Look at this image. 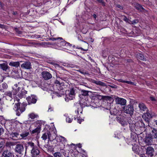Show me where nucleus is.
I'll use <instances>...</instances> for the list:
<instances>
[{"instance_id": "9b49d317", "label": "nucleus", "mask_w": 157, "mask_h": 157, "mask_svg": "<svg viewBox=\"0 0 157 157\" xmlns=\"http://www.w3.org/2000/svg\"><path fill=\"white\" fill-rule=\"evenodd\" d=\"M26 99L29 104H30L31 103H35L37 101L35 96L34 95L28 96L26 98Z\"/></svg>"}, {"instance_id": "0e129e2a", "label": "nucleus", "mask_w": 157, "mask_h": 157, "mask_svg": "<svg viewBox=\"0 0 157 157\" xmlns=\"http://www.w3.org/2000/svg\"><path fill=\"white\" fill-rule=\"evenodd\" d=\"M66 46H71V44H70L69 43H68V42H66Z\"/></svg>"}, {"instance_id": "de8ad7c7", "label": "nucleus", "mask_w": 157, "mask_h": 157, "mask_svg": "<svg viewBox=\"0 0 157 157\" xmlns=\"http://www.w3.org/2000/svg\"><path fill=\"white\" fill-rule=\"evenodd\" d=\"M123 118H121V116H118L117 117H116V120L119 122H121V121L123 119Z\"/></svg>"}, {"instance_id": "680f3d73", "label": "nucleus", "mask_w": 157, "mask_h": 157, "mask_svg": "<svg viewBox=\"0 0 157 157\" xmlns=\"http://www.w3.org/2000/svg\"><path fill=\"white\" fill-rule=\"evenodd\" d=\"M104 98V97L101 96V95L98 96V98L100 99H102Z\"/></svg>"}, {"instance_id": "dca6fc26", "label": "nucleus", "mask_w": 157, "mask_h": 157, "mask_svg": "<svg viewBox=\"0 0 157 157\" xmlns=\"http://www.w3.org/2000/svg\"><path fill=\"white\" fill-rule=\"evenodd\" d=\"M116 103L121 105H125L126 103V100L123 98L117 97L116 99Z\"/></svg>"}, {"instance_id": "4be33fe9", "label": "nucleus", "mask_w": 157, "mask_h": 157, "mask_svg": "<svg viewBox=\"0 0 157 157\" xmlns=\"http://www.w3.org/2000/svg\"><path fill=\"white\" fill-rule=\"evenodd\" d=\"M57 92H55L54 94L58 97H61L62 95H63L64 94V92L63 91V89L58 90Z\"/></svg>"}, {"instance_id": "338daca9", "label": "nucleus", "mask_w": 157, "mask_h": 157, "mask_svg": "<svg viewBox=\"0 0 157 157\" xmlns=\"http://www.w3.org/2000/svg\"><path fill=\"white\" fill-rule=\"evenodd\" d=\"M77 145H78V147H79V148H81L82 147V145L81 144H79Z\"/></svg>"}, {"instance_id": "aec40b11", "label": "nucleus", "mask_w": 157, "mask_h": 157, "mask_svg": "<svg viewBox=\"0 0 157 157\" xmlns=\"http://www.w3.org/2000/svg\"><path fill=\"white\" fill-rule=\"evenodd\" d=\"M89 92H90V91L87 90H81V94H79V96L81 98H83V96H88L89 95L88 93Z\"/></svg>"}, {"instance_id": "79ce46f5", "label": "nucleus", "mask_w": 157, "mask_h": 157, "mask_svg": "<svg viewBox=\"0 0 157 157\" xmlns=\"http://www.w3.org/2000/svg\"><path fill=\"white\" fill-rule=\"evenodd\" d=\"M5 144V141L3 140L0 142V148H3Z\"/></svg>"}, {"instance_id": "8fccbe9b", "label": "nucleus", "mask_w": 157, "mask_h": 157, "mask_svg": "<svg viewBox=\"0 0 157 157\" xmlns=\"http://www.w3.org/2000/svg\"><path fill=\"white\" fill-rule=\"evenodd\" d=\"M99 2L102 5L105 6V2L103 1V0H96Z\"/></svg>"}, {"instance_id": "f3484780", "label": "nucleus", "mask_w": 157, "mask_h": 157, "mask_svg": "<svg viewBox=\"0 0 157 157\" xmlns=\"http://www.w3.org/2000/svg\"><path fill=\"white\" fill-rule=\"evenodd\" d=\"M138 107L140 109V110L142 112L145 111L147 112L148 110L147 107L146 106L145 104L143 103H140L139 104Z\"/></svg>"}, {"instance_id": "9d476101", "label": "nucleus", "mask_w": 157, "mask_h": 157, "mask_svg": "<svg viewBox=\"0 0 157 157\" xmlns=\"http://www.w3.org/2000/svg\"><path fill=\"white\" fill-rule=\"evenodd\" d=\"M18 90V92H19L17 94V96L20 98H22L25 96V95L27 94V92L25 90L24 88H21L20 87V90H18Z\"/></svg>"}, {"instance_id": "3c124183", "label": "nucleus", "mask_w": 157, "mask_h": 157, "mask_svg": "<svg viewBox=\"0 0 157 157\" xmlns=\"http://www.w3.org/2000/svg\"><path fill=\"white\" fill-rule=\"evenodd\" d=\"M4 130L2 128H0V136L2 135L4 132Z\"/></svg>"}, {"instance_id": "603ef678", "label": "nucleus", "mask_w": 157, "mask_h": 157, "mask_svg": "<svg viewBox=\"0 0 157 157\" xmlns=\"http://www.w3.org/2000/svg\"><path fill=\"white\" fill-rule=\"evenodd\" d=\"M58 39H60L61 40H63V38L62 37H59L56 38H53L52 39L53 41L56 40Z\"/></svg>"}, {"instance_id": "a18cd8bd", "label": "nucleus", "mask_w": 157, "mask_h": 157, "mask_svg": "<svg viewBox=\"0 0 157 157\" xmlns=\"http://www.w3.org/2000/svg\"><path fill=\"white\" fill-rule=\"evenodd\" d=\"M125 83H126L130 85H133L134 86L136 85V84H135L134 83L130 81H125Z\"/></svg>"}, {"instance_id": "2f4dec72", "label": "nucleus", "mask_w": 157, "mask_h": 157, "mask_svg": "<svg viewBox=\"0 0 157 157\" xmlns=\"http://www.w3.org/2000/svg\"><path fill=\"white\" fill-rule=\"evenodd\" d=\"M152 136H153L154 138H157V130L154 128L151 131Z\"/></svg>"}, {"instance_id": "58836bf2", "label": "nucleus", "mask_w": 157, "mask_h": 157, "mask_svg": "<svg viewBox=\"0 0 157 157\" xmlns=\"http://www.w3.org/2000/svg\"><path fill=\"white\" fill-rule=\"evenodd\" d=\"M138 58L141 60H146V59L144 58V56L141 54H139L138 56Z\"/></svg>"}, {"instance_id": "a19ab883", "label": "nucleus", "mask_w": 157, "mask_h": 157, "mask_svg": "<svg viewBox=\"0 0 157 157\" xmlns=\"http://www.w3.org/2000/svg\"><path fill=\"white\" fill-rule=\"evenodd\" d=\"M73 120V118H70L69 117H67L66 118V121L67 122L69 123H70L72 122Z\"/></svg>"}, {"instance_id": "c9c22d12", "label": "nucleus", "mask_w": 157, "mask_h": 157, "mask_svg": "<svg viewBox=\"0 0 157 157\" xmlns=\"http://www.w3.org/2000/svg\"><path fill=\"white\" fill-rule=\"evenodd\" d=\"M94 83L97 85H99L102 86H104L105 85L104 83L101 81H94Z\"/></svg>"}, {"instance_id": "37998d69", "label": "nucleus", "mask_w": 157, "mask_h": 157, "mask_svg": "<svg viewBox=\"0 0 157 157\" xmlns=\"http://www.w3.org/2000/svg\"><path fill=\"white\" fill-rule=\"evenodd\" d=\"M132 23H130V24H131L135 25L136 24L139 22V20L138 19H135L132 21H131Z\"/></svg>"}, {"instance_id": "69168bd1", "label": "nucleus", "mask_w": 157, "mask_h": 157, "mask_svg": "<svg viewBox=\"0 0 157 157\" xmlns=\"http://www.w3.org/2000/svg\"><path fill=\"white\" fill-rule=\"evenodd\" d=\"M66 46H71V44H70L69 43H68V42H66Z\"/></svg>"}, {"instance_id": "f8f14e48", "label": "nucleus", "mask_w": 157, "mask_h": 157, "mask_svg": "<svg viewBox=\"0 0 157 157\" xmlns=\"http://www.w3.org/2000/svg\"><path fill=\"white\" fill-rule=\"evenodd\" d=\"M42 75L43 78L46 80H48L51 78L52 76L48 72L44 71L42 73Z\"/></svg>"}, {"instance_id": "6e6552de", "label": "nucleus", "mask_w": 157, "mask_h": 157, "mask_svg": "<svg viewBox=\"0 0 157 157\" xmlns=\"http://www.w3.org/2000/svg\"><path fill=\"white\" fill-rule=\"evenodd\" d=\"M14 155L13 152L11 151L8 150L7 149L3 151L2 157H14Z\"/></svg>"}, {"instance_id": "c756f323", "label": "nucleus", "mask_w": 157, "mask_h": 157, "mask_svg": "<svg viewBox=\"0 0 157 157\" xmlns=\"http://www.w3.org/2000/svg\"><path fill=\"white\" fill-rule=\"evenodd\" d=\"M56 136V135L55 133L51 134L49 131V135L48 137V140H55Z\"/></svg>"}, {"instance_id": "2eb2a0df", "label": "nucleus", "mask_w": 157, "mask_h": 157, "mask_svg": "<svg viewBox=\"0 0 157 157\" xmlns=\"http://www.w3.org/2000/svg\"><path fill=\"white\" fill-rule=\"evenodd\" d=\"M21 67L24 69H30L31 68V63L29 62H25L21 65Z\"/></svg>"}, {"instance_id": "4468645a", "label": "nucleus", "mask_w": 157, "mask_h": 157, "mask_svg": "<svg viewBox=\"0 0 157 157\" xmlns=\"http://www.w3.org/2000/svg\"><path fill=\"white\" fill-rule=\"evenodd\" d=\"M154 152V148L151 147H148L146 149V153L148 156L152 157L153 156Z\"/></svg>"}, {"instance_id": "ddd939ff", "label": "nucleus", "mask_w": 157, "mask_h": 157, "mask_svg": "<svg viewBox=\"0 0 157 157\" xmlns=\"http://www.w3.org/2000/svg\"><path fill=\"white\" fill-rule=\"evenodd\" d=\"M142 117L144 119L146 122L148 124L149 120L152 117V116L149 113L147 112L144 114L142 116Z\"/></svg>"}, {"instance_id": "393cba45", "label": "nucleus", "mask_w": 157, "mask_h": 157, "mask_svg": "<svg viewBox=\"0 0 157 157\" xmlns=\"http://www.w3.org/2000/svg\"><path fill=\"white\" fill-rule=\"evenodd\" d=\"M28 117L32 119L38 118L39 117L38 115L34 113H32L28 115Z\"/></svg>"}, {"instance_id": "e2e57ef3", "label": "nucleus", "mask_w": 157, "mask_h": 157, "mask_svg": "<svg viewBox=\"0 0 157 157\" xmlns=\"http://www.w3.org/2000/svg\"><path fill=\"white\" fill-rule=\"evenodd\" d=\"M3 7V5L2 3L0 2V7H1L2 8Z\"/></svg>"}, {"instance_id": "412c9836", "label": "nucleus", "mask_w": 157, "mask_h": 157, "mask_svg": "<svg viewBox=\"0 0 157 157\" xmlns=\"http://www.w3.org/2000/svg\"><path fill=\"white\" fill-rule=\"evenodd\" d=\"M54 86H56V89L58 90H59L60 88V89H62V87H61L60 86L62 85V83H60L59 81L58 80H56L54 82Z\"/></svg>"}, {"instance_id": "b1692460", "label": "nucleus", "mask_w": 157, "mask_h": 157, "mask_svg": "<svg viewBox=\"0 0 157 157\" xmlns=\"http://www.w3.org/2000/svg\"><path fill=\"white\" fill-rule=\"evenodd\" d=\"M61 41H59L57 42V46L59 47L63 48L66 46V42L64 40H62Z\"/></svg>"}, {"instance_id": "5701e85b", "label": "nucleus", "mask_w": 157, "mask_h": 157, "mask_svg": "<svg viewBox=\"0 0 157 157\" xmlns=\"http://www.w3.org/2000/svg\"><path fill=\"white\" fill-rule=\"evenodd\" d=\"M49 135V131H47L45 133H44L41 136V138L43 140H45L47 139H48V137Z\"/></svg>"}, {"instance_id": "20e7f679", "label": "nucleus", "mask_w": 157, "mask_h": 157, "mask_svg": "<svg viewBox=\"0 0 157 157\" xmlns=\"http://www.w3.org/2000/svg\"><path fill=\"white\" fill-rule=\"evenodd\" d=\"M153 139L151 134H148L145 136L144 141L147 145H150L153 144Z\"/></svg>"}, {"instance_id": "f03ea898", "label": "nucleus", "mask_w": 157, "mask_h": 157, "mask_svg": "<svg viewBox=\"0 0 157 157\" xmlns=\"http://www.w3.org/2000/svg\"><path fill=\"white\" fill-rule=\"evenodd\" d=\"M20 83L18 82V84H15L13 86V90L10 91V90H8L6 91L5 93V95L6 96L9 97L10 98V100L11 101V99H13V95H16L18 93V90L16 88L20 90Z\"/></svg>"}, {"instance_id": "4c0bfd02", "label": "nucleus", "mask_w": 157, "mask_h": 157, "mask_svg": "<svg viewBox=\"0 0 157 157\" xmlns=\"http://www.w3.org/2000/svg\"><path fill=\"white\" fill-rule=\"evenodd\" d=\"M122 126H125L127 125L128 123L127 121L123 119L120 122Z\"/></svg>"}, {"instance_id": "c85d7f7f", "label": "nucleus", "mask_w": 157, "mask_h": 157, "mask_svg": "<svg viewBox=\"0 0 157 157\" xmlns=\"http://www.w3.org/2000/svg\"><path fill=\"white\" fill-rule=\"evenodd\" d=\"M16 142H8L6 143V146L7 147L11 148V147L14 146L16 144Z\"/></svg>"}, {"instance_id": "1a4fd4ad", "label": "nucleus", "mask_w": 157, "mask_h": 157, "mask_svg": "<svg viewBox=\"0 0 157 157\" xmlns=\"http://www.w3.org/2000/svg\"><path fill=\"white\" fill-rule=\"evenodd\" d=\"M35 124L36 128L32 131V133H37L38 134L39 133L40 130L41 126L42 125L41 121H38L35 122Z\"/></svg>"}, {"instance_id": "e433bc0d", "label": "nucleus", "mask_w": 157, "mask_h": 157, "mask_svg": "<svg viewBox=\"0 0 157 157\" xmlns=\"http://www.w3.org/2000/svg\"><path fill=\"white\" fill-rule=\"evenodd\" d=\"M54 157H62V155L60 152H56L53 154Z\"/></svg>"}, {"instance_id": "cd10ccee", "label": "nucleus", "mask_w": 157, "mask_h": 157, "mask_svg": "<svg viewBox=\"0 0 157 157\" xmlns=\"http://www.w3.org/2000/svg\"><path fill=\"white\" fill-rule=\"evenodd\" d=\"M136 124L137 126H139L140 127H145V124L142 119L139 120V121Z\"/></svg>"}, {"instance_id": "6e6d98bb", "label": "nucleus", "mask_w": 157, "mask_h": 157, "mask_svg": "<svg viewBox=\"0 0 157 157\" xmlns=\"http://www.w3.org/2000/svg\"><path fill=\"white\" fill-rule=\"evenodd\" d=\"M150 100L152 101H156V99L155 98L153 97H152V96H151L150 97Z\"/></svg>"}, {"instance_id": "774afa93", "label": "nucleus", "mask_w": 157, "mask_h": 157, "mask_svg": "<svg viewBox=\"0 0 157 157\" xmlns=\"http://www.w3.org/2000/svg\"><path fill=\"white\" fill-rule=\"evenodd\" d=\"M18 72L17 71H16V74H17V75H16V76L17 77H20V75H18Z\"/></svg>"}, {"instance_id": "423d86ee", "label": "nucleus", "mask_w": 157, "mask_h": 157, "mask_svg": "<svg viewBox=\"0 0 157 157\" xmlns=\"http://www.w3.org/2000/svg\"><path fill=\"white\" fill-rule=\"evenodd\" d=\"M75 90L74 88H71L69 94L67 95L66 97L65 98V101L68 102L69 100L73 99L75 97Z\"/></svg>"}, {"instance_id": "49530a36", "label": "nucleus", "mask_w": 157, "mask_h": 157, "mask_svg": "<svg viewBox=\"0 0 157 157\" xmlns=\"http://www.w3.org/2000/svg\"><path fill=\"white\" fill-rule=\"evenodd\" d=\"M123 19L124 21L127 22L129 23V24L130 23L129 22V21L131 22V21L129 20V19L126 16H124V18Z\"/></svg>"}, {"instance_id": "09e8293b", "label": "nucleus", "mask_w": 157, "mask_h": 157, "mask_svg": "<svg viewBox=\"0 0 157 157\" xmlns=\"http://www.w3.org/2000/svg\"><path fill=\"white\" fill-rule=\"evenodd\" d=\"M14 30L17 33L19 34H21L22 32L21 31H20L19 30V29L17 28H14Z\"/></svg>"}, {"instance_id": "39448f33", "label": "nucleus", "mask_w": 157, "mask_h": 157, "mask_svg": "<svg viewBox=\"0 0 157 157\" xmlns=\"http://www.w3.org/2000/svg\"><path fill=\"white\" fill-rule=\"evenodd\" d=\"M123 110L124 113L129 114L131 116L133 114L134 109L133 106L131 104L128 105L124 106Z\"/></svg>"}, {"instance_id": "5fc2aeb1", "label": "nucleus", "mask_w": 157, "mask_h": 157, "mask_svg": "<svg viewBox=\"0 0 157 157\" xmlns=\"http://www.w3.org/2000/svg\"><path fill=\"white\" fill-rule=\"evenodd\" d=\"M118 81H119V82H121L122 83H125V80H124L121 79H118Z\"/></svg>"}, {"instance_id": "6ab92c4d", "label": "nucleus", "mask_w": 157, "mask_h": 157, "mask_svg": "<svg viewBox=\"0 0 157 157\" xmlns=\"http://www.w3.org/2000/svg\"><path fill=\"white\" fill-rule=\"evenodd\" d=\"M0 68L3 71H6L9 70V67L6 63H3L0 64Z\"/></svg>"}, {"instance_id": "a211bd4d", "label": "nucleus", "mask_w": 157, "mask_h": 157, "mask_svg": "<svg viewBox=\"0 0 157 157\" xmlns=\"http://www.w3.org/2000/svg\"><path fill=\"white\" fill-rule=\"evenodd\" d=\"M129 124L130 129L132 132H137V127H136V126H137L136 124L134 123L131 124L129 123Z\"/></svg>"}, {"instance_id": "c03bdc74", "label": "nucleus", "mask_w": 157, "mask_h": 157, "mask_svg": "<svg viewBox=\"0 0 157 157\" xmlns=\"http://www.w3.org/2000/svg\"><path fill=\"white\" fill-rule=\"evenodd\" d=\"M2 87L3 89H6L8 87V86L6 83H3L2 84Z\"/></svg>"}, {"instance_id": "0eeeda50", "label": "nucleus", "mask_w": 157, "mask_h": 157, "mask_svg": "<svg viewBox=\"0 0 157 157\" xmlns=\"http://www.w3.org/2000/svg\"><path fill=\"white\" fill-rule=\"evenodd\" d=\"M16 146L14 149L15 151L18 154H21L24 151V146L22 144H18L15 145Z\"/></svg>"}, {"instance_id": "864d4df0", "label": "nucleus", "mask_w": 157, "mask_h": 157, "mask_svg": "<svg viewBox=\"0 0 157 157\" xmlns=\"http://www.w3.org/2000/svg\"><path fill=\"white\" fill-rule=\"evenodd\" d=\"M59 78L65 81H67V78H64L63 77H61Z\"/></svg>"}, {"instance_id": "052dcab7", "label": "nucleus", "mask_w": 157, "mask_h": 157, "mask_svg": "<svg viewBox=\"0 0 157 157\" xmlns=\"http://www.w3.org/2000/svg\"><path fill=\"white\" fill-rule=\"evenodd\" d=\"M53 110V109L51 107H50L48 108V112H51Z\"/></svg>"}, {"instance_id": "473e14b6", "label": "nucleus", "mask_w": 157, "mask_h": 157, "mask_svg": "<svg viewBox=\"0 0 157 157\" xmlns=\"http://www.w3.org/2000/svg\"><path fill=\"white\" fill-rule=\"evenodd\" d=\"M10 136L12 138H14L15 139H16V138H17L19 135L18 133L17 132H12L10 134Z\"/></svg>"}, {"instance_id": "a878e982", "label": "nucleus", "mask_w": 157, "mask_h": 157, "mask_svg": "<svg viewBox=\"0 0 157 157\" xmlns=\"http://www.w3.org/2000/svg\"><path fill=\"white\" fill-rule=\"evenodd\" d=\"M137 134V132H133L131 133V138L132 140L134 142L137 139L136 136Z\"/></svg>"}, {"instance_id": "f257e3e1", "label": "nucleus", "mask_w": 157, "mask_h": 157, "mask_svg": "<svg viewBox=\"0 0 157 157\" xmlns=\"http://www.w3.org/2000/svg\"><path fill=\"white\" fill-rule=\"evenodd\" d=\"M25 146V154H26L27 150H31V153L32 157H36L40 153V151L38 147L34 145V143L31 142H29L26 143Z\"/></svg>"}, {"instance_id": "7ed1b4c3", "label": "nucleus", "mask_w": 157, "mask_h": 157, "mask_svg": "<svg viewBox=\"0 0 157 157\" xmlns=\"http://www.w3.org/2000/svg\"><path fill=\"white\" fill-rule=\"evenodd\" d=\"M13 109L15 111L16 115L18 116H20L21 114L25 110V105H21L19 102L15 103Z\"/></svg>"}, {"instance_id": "f704fd0d", "label": "nucleus", "mask_w": 157, "mask_h": 157, "mask_svg": "<svg viewBox=\"0 0 157 157\" xmlns=\"http://www.w3.org/2000/svg\"><path fill=\"white\" fill-rule=\"evenodd\" d=\"M77 71L80 72L82 74L84 75H89V74L87 71H86L85 70H83V69H79L78 70H77Z\"/></svg>"}, {"instance_id": "bb28decb", "label": "nucleus", "mask_w": 157, "mask_h": 157, "mask_svg": "<svg viewBox=\"0 0 157 157\" xmlns=\"http://www.w3.org/2000/svg\"><path fill=\"white\" fill-rule=\"evenodd\" d=\"M9 65L11 66L14 67H19L20 63L19 62H11L9 63Z\"/></svg>"}, {"instance_id": "7c9ffc66", "label": "nucleus", "mask_w": 157, "mask_h": 157, "mask_svg": "<svg viewBox=\"0 0 157 157\" xmlns=\"http://www.w3.org/2000/svg\"><path fill=\"white\" fill-rule=\"evenodd\" d=\"M135 8L137 10L140 11H142L144 10L143 7L141 5L138 4L136 5Z\"/></svg>"}, {"instance_id": "72a5a7b5", "label": "nucleus", "mask_w": 157, "mask_h": 157, "mask_svg": "<svg viewBox=\"0 0 157 157\" xmlns=\"http://www.w3.org/2000/svg\"><path fill=\"white\" fill-rule=\"evenodd\" d=\"M29 134V132H24L20 135L21 136L22 138H24L26 137Z\"/></svg>"}, {"instance_id": "13d9d810", "label": "nucleus", "mask_w": 157, "mask_h": 157, "mask_svg": "<svg viewBox=\"0 0 157 157\" xmlns=\"http://www.w3.org/2000/svg\"><path fill=\"white\" fill-rule=\"evenodd\" d=\"M78 122L79 124H81V122L83 120L82 119H80L79 118L77 119Z\"/></svg>"}, {"instance_id": "4d7b16f0", "label": "nucleus", "mask_w": 157, "mask_h": 157, "mask_svg": "<svg viewBox=\"0 0 157 157\" xmlns=\"http://www.w3.org/2000/svg\"><path fill=\"white\" fill-rule=\"evenodd\" d=\"M117 8H120V9H121V10L123 9V6H121L120 5H117Z\"/></svg>"}, {"instance_id": "bf43d9fd", "label": "nucleus", "mask_w": 157, "mask_h": 157, "mask_svg": "<svg viewBox=\"0 0 157 157\" xmlns=\"http://www.w3.org/2000/svg\"><path fill=\"white\" fill-rule=\"evenodd\" d=\"M60 137L63 139V141H66V142L67 141L66 139L64 137L62 136H60Z\"/></svg>"}, {"instance_id": "ea45409f", "label": "nucleus", "mask_w": 157, "mask_h": 157, "mask_svg": "<svg viewBox=\"0 0 157 157\" xmlns=\"http://www.w3.org/2000/svg\"><path fill=\"white\" fill-rule=\"evenodd\" d=\"M4 105V102L2 101L1 99L0 98V109L1 111H2L3 106Z\"/></svg>"}]
</instances>
